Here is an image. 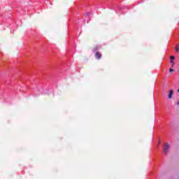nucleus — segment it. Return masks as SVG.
Instances as JSON below:
<instances>
[{
  "label": "nucleus",
  "mask_w": 179,
  "mask_h": 179,
  "mask_svg": "<svg viewBox=\"0 0 179 179\" xmlns=\"http://www.w3.org/2000/svg\"><path fill=\"white\" fill-rule=\"evenodd\" d=\"M97 50H99V46H95V47L93 48V52H96V51H97Z\"/></svg>",
  "instance_id": "4"
},
{
  "label": "nucleus",
  "mask_w": 179,
  "mask_h": 179,
  "mask_svg": "<svg viewBox=\"0 0 179 179\" xmlns=\"http://www.w3.org/2000/svg\"><path fill=\"white\" fill-rule=\"evenodd\" d=\"M173 93H174V92L173 91V90H171L169 91V99H173Z\"/></svg>",
  "instance_id": "3"
},
{
  "label": "nucleus",
  "mask_w": 179,
  "mask_h": 179,
  "mask_svg": "<svg viewBox=\"0 0 179 179\" xmlns=\"http://www.w3.org/2000/svg\"><path fill=\"white\" fill-rule=\"evenodd\" d=\"M177 104H178H178H179V102H177Z\"/></svg>",
  "instance_id": "10"
},
{
  "label": "nucleus",
  "mask_w": 179,
  "mask_h": 179,
  "mask_svg": "<svg viewBox=\"0 0 179 179\" xmlns=\"http://www.w3.org/2000/svg\"><path fill=\"white\" fill-rule=\"evenodd\" d=\"M178 93H179V88H178Z\"/></svg>",
  "instance_id": "11"
},
{
  "label": "nucleus",
  "mask_w": 179,
  "mask_h": 179,
  "mask_svg": "<svg viewBox=\"0 0 179 179\" xmlns=\"http://www.w3.org/2000/svg\"><path fill=\"white\" fill-rule=\"evenodd\" d=\"M158 143H159V145H160L162 143V141L159 140Z\"/></svg>",
  "instance_id": "9"
},
{
  "label": "nucleus",
  "mask_w": 179,
  "mask_h": 179,
  "mask_svg": "<svg viewBox=\"0 0 179 179\" xmlns=\"http://www.w3.org/2000/svg\"><path fill=\"white\" fill-rule=\"evenodd\" d=\"M169 149H170V144L169 143H166L164 145V153L165 155H167L169 153Z\"/></svg>",
  "instance_id": "1"
},
{
  "label": "nucleus",
  "mask_w": 179,
  "mask_h": 179,
  "mask_svg": "<svg viewBox=\"0 0 179 179\" xmlns=\"http://www.w3.org/2000/svg\"><path fill=\"white\" fill-rule=\"evenodd\" d=\"M169 72H174V69H169Z\"/></svg>",
  "instance_id": "7"
},
{
  "label": "nucleus",
  "mask_w": 179,
  "mask_h": 179,
  "mask_svg": "<svg viewBox=\"0 0 179 179\" xmlns=\"http://www.w3.org/2000/svg\"><path fill=\"white\" fill-rule=\"evenodd\" d=\"M175 50H176V52H178V47H176V48H175Z\"/></svg>",
  "instance_id": "6"
},
{
  "label": "nucleus",
  "mask_w": 179,
  "mask_h": 179,
  "mask_svg": "<svg viewBox=\"0 0 179 179\" xmlns=\"http://www.w3.org/2000/svg\"><path fill=\"white\" fill-rule=\"evenodd\" d=\"M171 62L172 63V66H174V62L173 61H171Z\"/></svg>",
  "instance_id": "8"
},
{
  "label": "nucleus",
  "mask_w": 179,
  "mask_h": 179,
  "mask_svg": "<svg viewBox=\"0 0 179 179\" xmlns=\"http://www.w3.org/2000/svg\"><path fill=\"white\" fill-rule=\"evenodd\" d=\"M101 53L100 52H95V57L96 59H101Z\"/></svg>",
  "instance_id": "2"
},
{
  "label": "nucleus",
  "mask_w": 179,
  "mask_h": 179,
  "mask_svg": "<svg viewBox=\"0 0 179 179\" xmlns=\"http://www.w3.org/2000/svg\"><path fill=\"white\" fill-rule=\"evenodd\" d=\"M170 59H171V60L176 59V57H174V56H171V57H170Z\"/></svg>",
  "instance_id": "5"
}]
</instances>
